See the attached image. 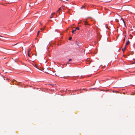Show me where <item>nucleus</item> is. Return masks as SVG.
Masks as SVG:
<instances>
[{
  "label": "nucleus",
  "instance_id": "obj_17",
  "mask_svg": "<svg viewBox=\"0 0 135 135\" xmlns=\"http://www.w3.org/2000/svg\"><path fill=\"white\" fill-rule=\"evenodd\" d=\"M125 40V38H124L123 39V41L124 42Z\"/></svg>",
  "mask_w": 135,
  "mask_h": 135
},
{
  "label": "nucleus",
  "instance_id": "obj_13",
  "mask_svg": "<svg viewBox=\"0 0 135 135\" xmlns=\"http://www.w3.org/2000/svg\"><path fill=\"white\" fill-rule=\"evenodd\" d=\"M30 51V49L29 50H28V52H29Z\"/></svg>",
  "mask_w": 135,
  "mask_h": 135
},
{
  "label": "nucleus",
  "instance_id": "obj_15",
  "mask_svg": "<svg viewBox=\"0 0 135 135\" xmlns=\"http://www.w3.org/2000/svg\"><path fill=\"white\" fill-rule=\"evenodd\" d=\"M84 7V6H82V7H81V9H82V8H83Z\"/></svg>",
  "mask_w": 135,
  "mask_h": 135
},
{
  "label": "nucleus",
  "instance_id": "obj_5",
  "mask_svg": "<svg viewBox=\"0 0 135 135\" xmlns=\"http://www.w3.org/2000/svg\"><path fill=\"white\" fill-rule=\"evenodd\" d=\"M125 47H126L125 46ZM125 49H126V47H125V48H123L122 49V51H123V52H124L125 50Z\"/></svg>",
  "mask_w": 135,
  "mask_h": 135
},
{
  "label": "nucleus",
  "instance_id": "obj_18",
  "mask_svg": "<svg viewBox=\"0 0 135 135\" xmlns=\"http://www.w3.org/2000/svg\"><path fill=\"white\" fill-rule=\"evenodd\" d=\"M81 89H80V91H81Z\"/></svg>",
  "mask_w": 135,
  "mask_h": 135
},
{
  "label": "nucleus",
  "instance_id": "obj_16",
  "mask_svg": "<svg viewBox=\"0 0 135 135\" xmlns=\"http://www.w3.org/2000/svg\"><path fill=\"white\" fill-rule=\"evenodd\" d=\"M123 23H124V25L125 26H126V23H125V22H124Z\"/></svg>",
  "mask_w": 135,
  "mask_h": 135
},
{
  "label": "nucleus",
  "instance_id": "obj_3",
  "mask_svg": "<svg viewBox=\"0 0 135 135\" xmlns=\"http://www.w3.org/2000/svg\"><path fill=\"white\" fill-rule=\"evenodd\" d=\"M84 24L86 25H88V22L86 21H85L84 22Z\"/></svg>",
  "mask_w": 135,
  "mask_h": 135
},
{
  "label": "nucleus",
  "instance_id": "obj_8",
  "mask_svg": "<svg viewBox=\"0 0 135 135\" xmlns=\"http://www.w3.org/2000/svg\"><path fill=\"white\" fill-rule=\"evenodd\" d=\"M121 20H122L123 22L124 23V22H125L124 19L123 18H121Z\"/></svg>",
  "mask_w": 135,
  "mask_h": 135
},
{
  "label": "nucleus",
  "instance_id": "obj_12",
  "mask_svg": "<svg viewBox=\"0 0 135 135\" xmlns=\"http://www.w3.org/2000/svg\"><path fill=\"white\" fill-rule=\"evenodd\" d=\"M69 62H68V61L67 62V63L66 64V65H67V64H71V63H69Z\"/></svg>",
  "mask_w": 135,
  "mask_h": 135
},
{
  "label": "nucleus",
  "instance_id": "obj_10",
  "mask_svg": "<svg viewBox=\"0 0 135 135\" xmlns=\"http://www.w3.org/2000/svg\"><path fill=\"white\" fill-rule=\"evenodd\" d=\"M72 60V59H69V60H68V62H69V61H71Z\"/></svg>",
  "mask_w": 135,
  "mask_h": 135
},
{
  "label": "nucleus",
  "instance_id": "obj_7",
  "mask_svg": "<svg viewBox=\"0 0 135 135\" xmlns=\"http://www.w3.org/2000/svg\"><path fill=\"white\" fill-rule=\"evenodd\" d=\"M72 37H69V40H71V39H72Z\"/></svg>",
  "mask_w": 135,
  "mask_h": 135
},
{
  "label": "nucleus",
  "instance_id": "obj_9",
  "mask_svg": "<svg viewBox=\"0 0 135 135\" xmlns=\"http://www.w3.org/2000/svg\"><path fill=\"white\" fill-rule=\"evenodd\" d=\"M27 55H28V56H29L30 57V55L29 53L28 52Z\"/></svg>",
  "mask_w": 135,
  "mask_h": 135
},
{
  "label": "nucleus",
  "instance_id": "obj_11",
  "mask_svg": "<svg viewBox=\"0 0 135 135\" xmlns=\"http://www.w3.org/2000/svg\"><path fill=\"white\" fill-rule=\"evenodd\" d=\"M40 31H38L37 33V35H38L39 34Z\"/></svg>",
  "mask_w": 135,
  "mask_h": 135
},
{
  "label": "nucleus",
  "instance_id": "obj_6",
  "mask_svg": "<svg viewBox=\"0 0 135 135\" xmlns=\"http://www.w3.org/2000/svg\"><path fill=\"white\" fill-rule=\"evenodd\" d=\"M76 31V30L75 29V30H72V33H74Z\"/></svg>",
  "mask_w": 135,
  "mask_h": 135
},
{
  "label": "nucleus",
  "instance_id": "obj_2",
  "mask_svg": "<svg viewBox=\"0 0 135 135\" xmlns=\"http://www.w3.org/2000/svg\"><path fill=\"white\" fill-rule=\"evenodd\" d=\"M130 43V42H129V40H128L127 42H126V45H125V47H126V46L127 45H129Z\"/></svg>",
  "mask_w": 135,
  "mask_h": 135
},
{
  "label": "nucleus",
  "instance_id": "obj_4",
  "mask_svg": "<svg viewBox=\"0 0 135 135\" xmlns=\"http://www.w3.org/2000/svg\"><path fill=\"white\" fill-rule=\"evenodd\" d=\"M79 28L78 27H76L75 28V30H76H76H79Z\"/></svg>",
  "mask_w": 135,
  "mask_h": 135
},
{
  "label": "nucleus",
  "instance_id": "obj_14",
  "mask_svg": "<svg viewBox=\"0 0 135 135\" xmlns=\"http://www.w3.org/2000/svg\"><path fill=\"white\" fill-rule=\"evenodd\" d=\"M30 51V49L29 50H28V52H29Z\"/></svg>",
  "mask_w": 135,
  "mask_h": 135
},
{
  "label": "nucleus",
  "instance_id": "obj_1",
  "mask_svg": "<svg viewBox=\"0 0 135 135\" xmlns=\"http://www.w3.org/2000/svg\"><path fill=\"white\" fill-rule=\"evenodd\" d=\"M55 15H56L55 13L54 12L52 13L51 15L50 18H51L53 17H54V16Z\"/></svg>",
  "mask_w": 135,
  "mask_h": 135
}]
</instances>
